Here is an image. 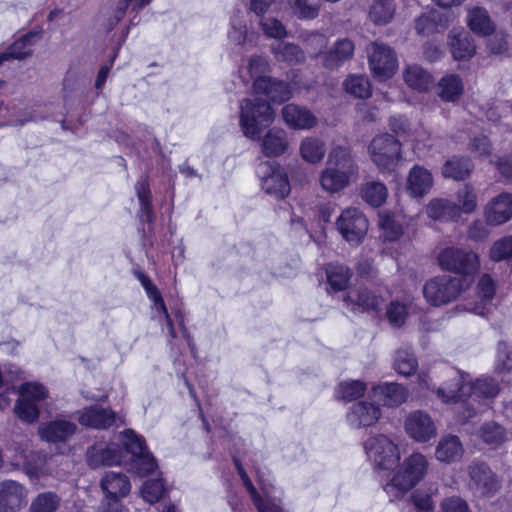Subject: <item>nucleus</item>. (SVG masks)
<instances>
[{
  "instance_id": "1",
  "label": "nucleus",
  "mask_w": 512,
  "mask_h": 512,
  "mask_svg": "<svg viewBox=\"0 0 512 512\" xmlns=\"http://www.w3.org/2000/svg\"><path fill=\"white\" fill-rule=\"evenodd\" d=\"M499 391L498 382L491 377L471 381L468 374H457L450 382L439 387L436 395L445 404H457V421L465 423L487 409L490 400Z\"/></svg>"
},
{
  "instance_id": "2",
  "label": "nucleus",
  "mask_w": 512,
  "mask_h": 512,
  "mask_svg": "<svg viewBox=\"0 0 512 512\" xmlns=\"http://www.w3.org/2000/svg\"><path fill=\"white\" fill-rule=\"evenodd\" d=\"M358 166L349 148L333 147L322 170L319 182L323 190L336 193L350 185L357 178Z\"/></svg>"
},
{
  "instance_id": "3",
  "label": "nucleus",
  "mask_w": 512,
  "mask_h": 512,
  "mask_svg": "<svg viewBox=\"0 0 512 512\" xmlns=\"http://www.w3.org/2000/svg\"><path fill=\"white\" fill-rule=\"evenodd\" d=\"M398 465L391 479L383 486L391 500L400 497L422 481L427 474L429 462L422 453L413 452Z\"/></svg>"
},
{
  "instance_id": "4",
  "label": "nucleus",
  "mask_w": 512,
  "mask_h": 512,
  "mask_svg": "<svg viewBox=\"0 0 512 512\" xmlns=\"http://www.w3.org/2000/svg\"><path fill=\"white\" fill-rule=\"evenodd\" d=\"M275 113L266 100L253 96L240 102V127L243 134L252 140H260L264 128L270 126Z\"/></svg>"
},
{
  "instance_id": "5",
  "label": "nucleus",
  "mask_w": 512,
  "mask_h": 512,
  "mask_svg": "<svg viewBox=\"0 0 512 512\" xmlns=\"http://www.w3.org/2000/svg\"><path fill=\"white\" fill-rule=\"evenodd\" d=\"M367 457L379 474L390 473L400 462L398 445L387 435L369 437L364 444Z\"/></svg>"
},
{
  "instance_id": "6",
  "label": "nucleus",
  "mask_w": 512,
  "mask_h": 512,
  "mask_svg": "<svg viewBox=\"0 0 512 512\" xmlns=\"http://www.w3.org/2000/svg\"><path fill=\"white\" fill-rule=\"evenodd\" d=\"M467 286L468 283L464 278L440 275L425 283L423 294L429 304L442 306L456 300Z\"/></svg>"
},
{
  "instance_id": "7",
  "label": "nucleus",
  "mask_w": 512,
  "mask_h": 512,
  "mask_svg": "<svg viewBox=\"0 0 512 512\" xmlns=\"http://www.w3.org/2000/svg\"><path fill=\"white\" fill-rule=\"evenodd\" d=\"M368 66L372 76L378 81L392 78L398 69V58L395 50L380 41L371 42L367 48Z\"/></svg>"
},
{
  "instance_id": "8",
  "label": "nucleus",
  "mask_w": 512,
  "mask_h": 512,
  "mask_svg": "<svg viewBox=\"0 0 512 512\" xmlns=\"http://www.w3.org/2000/svg\"><path fill=\"white\" fill-rule=\"evenodd\" d=\"M438 262L443 270L463 276L473 275L480 268L477 252L455 246L443 249L438 255Z\"/></svg>"
},
{
  "instance_id": "9",
  "label": "nucleus",
  "mask_w": 512,
  "mask_h": 512,
  "mask_svg": "<svg viewBox=\"0 0 512 512\" xmlns=\"http://www.w3.org/2000/svg\"><path fill=\"white\" fill-rule=\"evenodd\" d=\"M49 395L47 388L39 382H26L19 387V398L15 405L16 415L26 423L39 418L40 403Z\"/></svg>"
},
{
  "instance_id": "10",
  "label": "nucleus",
  "mask_w": 512,
  "mask_h": 512,
  "mask_svg": "<svg viewBox=\"0 0 512 512\" xmlns=\"http://www.w3.org/2000/svg\"><path fill=\"white\" fill-rule=\"evenodd\" d=\"M368 151L371 161L381 172H391L400 159L401 144L392 135L381 134L372 139Z\"/></svg>"
},
{
  "instance_id": "11",
  "label": "nucleus",
  "mask_w": 512,
  "mask_h": 512,
  "mask_svg": "<svg viewBox=\"0 0 512 512\" xmlns=\"http://www.w3.org/2000/svg\"><path fill=\"white\" fill-rule=\"evenodd\" d=\"M496 281L488 273L477 280L473 297L465 298L463 309L481 317H487L495 308Z\"/></svg>"
},
{
  "instance_id": "12",
  "label": "nucleus",
  "mask_w": 512,
  "mask_h": 512,
  "mask_svg": "<svg viewBox=\"0 0 512 512\" xmlns=\"http://www.w3.org/2000/svg\"><path fill=\"white\" fill-rule=\"evenodd\" d=\"M236 466L258 512H284L282 508L283 492L280 489L269 486L261 480L262 495L259 494L243 467L238 462H236Z\"/></svg>"
},
{
  "instance_id": "13",
  "label": "nucleus",
  "mask_w": 512,
  "mask_h": 512,
  "mask_svg": "<svg viewBox=\"0 0 512 512\" xmlns=\"http://www.w3.org/2000/svg\"><path fill=\"white\" fill-rule=\"evenodd\" d=\"M260 179L262 190L276 198L282 199L290 193V184L287 174L275 162H261L256 170Z\"/></svg>"
},
{
  "instance_id": "14",
  "label": "nucleus",
  "mask_w": 512,
  "mask_h": 512,
  "mask_svg": "<svg viewBox=\"0 0 512 512\" xmlns=\"http://www.w3.org/2000/svg\"><path fill=\"white\" fill-rule=\"evenodd\" d=\"M336 227L348 243L358 245L367 233L368 221L359 209L347 208L337 218Z\"/></svg>"
},
{
  "instance_id": "15",
  "label": "nucleus",
  "mask_w": 512,
  "mask_h": 512,
  "mask_svg": "<svg viewBox=\"0 0 512 512\" xmlns=\"http://www.w3.org/2000/svg\"><path fill=\"white\" fill-rule=\"evenodd\" d=\"M406 434L417 443H427L437 435V426L432 416L423 410H414L404 420Z\"/></svg>"
},
{
  "instance_id": "16",
  "label": "nucleus",
  "mask_w": 512,
  "mask_h": 512,
  "mask_svg": "<svg viewBox=\"0 0 512 512\" xmlns=\"http://www.w3.org/2000/svg\"><path fill=\"white\" fill-rule=\"evenodd\" d=\"M469 486L483 496L494 494L499 488L496 474L483 461L474 460L467 467Z\"/></svg>"
},
{
  "instance_id": "17",
  "label": "nucleus",
  "mask_w": 512,
  "mask_h": 512,
  "mask_svg": "<svg viewBox=\"0 0 512 512\" xmlns=\"http://www.w3.org/2000/svg\"><path fill=\"white\" fill-rule=\"evenodd\" d=\"M28 488L15 480L0 482V512H19L27 505Z\"/></svg>"
},
{
  "instance_id": "18",
  "label": "nucleus",
  "mask_w": 512,
  "mask_h": 512,
  "mask_svg": "<svg viewBox=\"0 0 512 512\" xmlns=\"http://www.w3.org/2000/svg\"><path fill=\"white\" fill-rule=\"evenodd\" d=\"M271 64L266 56L254 54L247 59V64L239 69L244 82H252L254 90L269 83Z\"/></svg>"
},
{
  "instance_id": "19",
  "label": "nucleus",
  "mask_w": 512,
  "mask_h": 512,
  "mask_svg": "<svg viewBox=\"0 0 512 512\" xmlns=\"http://www.w3.org/2000/svg\"><path fill=\"white\" fill-rule=\"evenodd\" d=\"M483 217L489 226H501L512 219V193L502 192L484 206Z\"/></svg>"
},
{
  "instance_id": "20",
  "label": "nucleus",
  "mask_w": 512,
  "mask_h": 512,
  "mask_svg": "<svg viewBox=\"0 0 512 512\" xmlns=\"http://www.w3.org/2000/svg\"><path fill=\"white\" fill-rule=\"evenodd\" d=\"M121 449L116 444L99 442L88 448L87 463L97 469L102 466H114L122 463Z\"/></svg>"
},
{
  "instance_id": "21",
  "label": "nucleus",
  "mask_w": 512,
  "mask_h": 512,
  "mask_svg": "<svg viewBox=\"0 0 512 512\" xmlns=\"http://www.w3.org/2000/svg\"><path fill=\"white\" fill-rule=\"evenodd\" d=\"M100 487L104 499L119 500L128 496L131 491L129 478L120 472L108 471L100 480Z\"/></svg>"
},
{
  "instance_id": "22",
  "label": "nucleus",
  "mask_w": 512,
  "mask_h": 512,
  "mask_svg": "<svg viewBox=\"0 0 512 512\" xmlns=\"http://www.w3.org/2000/svg\"><path fill=\"white\" fill-rule=\"evenodd\" d=\"M285 124L293 130H310L317 124V117L306 107L287 104L282 108Z\"/></svg>"
},
{
  "instance_id": "23",
  "label": "nucleus",
  "mask_w": 512,
  "mask_h": 512,
  "mask_svg": "<svg viewBox=\"0 0 512 512\" xmlns=\"http://www.w3.org/2000/svg\"><path fill=\"white\" fill-rule=\"evenodd\" d=\"M465 449L457 435H443L435 447V459L440 463L453 464L464 456Z\"/></svg>"
},
{
  "instance_id": "24",
  "label": "nucleus",
  "mask_w": 512,
  "mask_h": 512,
  "mask_svg": "<svg viewBox=\"0 0 512 512\" xmlns=\"http://www.w3.org/2000/svg\"><path fill=\"white\" fill-rule=\"evenodd\" d=\"M454 16L450 12L431 11L423 14L415 20V30L419 35L429 36L443 32L453 21Z\"/></svg>"
},
{
  "instance_id": "25",
  "label": "nucleus",
  "mask_w": 512,
  "mask_h": 512,
  "mask_svg": "<svg viewBox=\"0 0 512 512\" xmlns=\"http://www.w3.org/2000/svg\"><path fill=\"white\" fill-rule=\"evenodd\" d=\"M381 416L379 407L373 403L359 401L351 406L347 421L353 428L368 427L375 424Z\"/></svg>"
},
{
  "instance_id": "26",
  "label": "nucleus",
  "mask_w": 512,
  "mask_h": 512,
  "mask_svg": "<svg viewBox=\"0 0 512 512\" xmlns=\"http://www.w3.org/2000/svg\"><path fill=\"white\" fill-rule=\"evenodd\" d=\"M257 35L253 31H249L245 16L242 12H235L229 22L228 40L235 46H255Z\"/></svg>"
},
{
  "instance_id": "27",
  "label": "nucleus",
  "mask_w": 512,
  "mask_h": 512,
  "mask_svg": "<svg viewBox=\"0 0 512 512\" xmlns=\"http://www.w3.org/2000/svg\"><path fill=\"white\" fill-rule=\"evenodd\" d=\"M78 421L83 426L94 429H106L115 423L116 416L110 409L93 405L79 412Z\"/></svg>"
},
{
  "instance_id": "28",
  "label": "nucleus",
  "mask_w": 512,
  "mask_h": 512,
  "mask_svg": "<svg viewBox=\"0 0 512 512\" xmlns=\"http://www.w3.org/2000/svg\"><path fill=\"white\" fill-rule=\"evenodd\" d=\"M76 429L77 427L73 422L56 419L42 423L38 428V433L42 440L57 443L67 441L75 434Z\"/></svg>"
},
{
  "instance_id": "29",
  "label": "nucleus",
  "mask_w": 512,
  "mask_h": 512,
  "mask_svg": "<svg viewBox=\"0 0 512 512\" xmlns=\"http://www.w3.org/2000/svg\"><path fill=\"white\" fill-rule=\"evenodd\" d=\"M270 51L277 62L288 66L302 64L306 59L303 49L299 45L288 41L280 40L272 43Z\"/></svg>"
},
{
  "instance_id": "30",
  "label": "nucleus",
  "mask_w": 512,
  "mask_h": 512,
  "mask_svg": "<svg viewBox=\"0 0 512 512\" xmlns=\"http://www.w3.org/2000/svg\"><path fill=\"white\" fill-rule=\"evenodd\" d=\"M431 172L419 165H415L409 172L406 182V189L412 197H423L433 186Z\"/></svg>"
},
{
  "instance_id": "31",
  "label": "nucleus",
  "mask_w": 512,
  "mask_h": 512,
  "mask_svg": "<svg viewBox=\"0 0 512 512\" xmlns=\"http://www.w3.org/2000/svg\"><path fill=\"white\" fill-rule=\"evenodd\" d=\"M373 396L382 405L396 407L404 403L408 398V391L397 383H383L372 388Z\"/></svg>"
},
{
  "instance_id": "32",
  "label": "nucleus",
  "mask_w": 512,
  "mask_h": 512,
  "mask_svg": "<svg viewBox=\"0 0 512 512\" xmlns=\"http://www.w3.org/2000/svg\"><path fill=\"white\" fill-rule=\"evenodd\" d=\"M449 45L455 60H468L476 52L473 38L463 30L453 29L450 31Z\"/></svg>"
},
{
  "instance_id": "33",
  "label": "nucleus",
  "mask_w": 512,
  "mask_h": 512,
  "mask_svg": "<svg viewBox=\"0 0 512 512\" xmlns=\"http://www.w3.org/2000/svg\"><path fill=\"white\" fill-rule=\"evenodd\" d=\"M351 304L353 310L362 311L377 310L383 302V298L367 287H359L350 290L345 298Z\"/></svg>"
},
{
  "instance_id": "34",
  "label": "nucleus",
  "mask_w": 512,
  "mask_h": 512,
  "mask_svg": "<svg viewBox=\"0 0 512 512\" xmlns=\"http://www.w3.org/2000/svg\"><path fill=\"white\" fill-rule=\"evenodd\" d=\"M466 23L472 32L480 36H489L495 31L493 21L483 7H467Z\"/></svg>"
},
{
  "instance_id": "35",
  "label": "nucleus",
  "mask_w": 512,
  "mask_h": 512,
  "mask_svg": "<svg viewBox=\"0 0 512 512\" xmlns=\"http://www.w3.org/2000/svg\"><path fill=\"white\" fill-rule=\"evenodd\" d=\"M289 149L287 133L281 128H272L261 140L262 153L267 157H278Z\"/></svg>"
},
{
  "instance_id": "36",
  "label": "nucleus",
  "mask_w": 512,
  "mask_h": 512,
  "mask_svg": "<svg viewBox=\"0 0 512 512\" xmlns=\"http://www.w3.org/2000/svg\"><path fill=\"white\" fill-rule=\"evenodd\" d=\"M354 54V44L349 39H340L322 55V63L326 68L340 67Z\"/></svg>"
},
{
  "instance_id": "37",
  "label": "nucleus",
  "mask_w": 512,
  "mask_h": 512,
  "mask_svg": "<svg viewBox=\"0 0 512 512\" xmlns=\"http://www.w3.org/2000/svg\"><path fill=\"white\" fill-rule=\"evenodd\" d=\"M474 435L491 449L499 448L508 440L506 429L495 421L484 422Z\"/></svg>"
},
{
  "instance_id": "38",
  "label": "nucleus",
  "mask_w": 512,
  "mask_h": 512,
  "mask_svg": "<svg viewBox=\"0 0 512 512\" xmlns=\"http://www.w3.org/2000/svg\"><path fill=\"white\" fill-rule=\"evenodd\" d=\"M426 214L433 220L447 221L459 217L460 208L450 200L434 198L427 204Z\"/></svg>"
},
{
  "instance_id": "39",
  "label": "nucleus",
  "mask_w": 512,
  "mask_h": 512,
  "mask_svg": "<svg viewBox=\"0 0 512 512\" xmlns=\"http://www.w3.org/2000/svg\"><path fill=\"white\" fill-rule=\"evenodd\" d=\"M464 92V83L457 74H446L438 82V95L445 102L458 101Z\"/></svg>"
},
{
  "instance_id": "40",
  "label": "nucleus",
  "mask_w": 512,
  "mask_h": 512,
  "mask_svg": "<svg viewBox=\"0 0 512 512\" xmlns=\"http://www.w3.org/2000/svg\"><path fill=\"white\" fill-rule=\"evenodd\" d=\"M299 153L305 162L318 164L323 160L326 154V144L317 137L307 136L300 142Z\"/></svg>"
},
{
  "instance_id": "41",
  "label": "nucleus",
  "mask_w": 512,
  "mask_h": 512,
  "mask_svg": "<svg viewBox=\"0 0 512 512\" xmlns=\"http://www.w3.org/2000/svg\"><path fill=\"white\" fill-rule=\"evenodd\" d=\"M403 79L409 88L425 92L433 84L432 75L419 65L407 66L403 72Z\"/></svg>"
},
{
  "instance_id": "42",
  "label": "nucleus",
  "mask_w": 512,
  "mask_h": 512,
  "mask_svg": "<svg viewBox=\"0 0 512 512\" xmlns=\"http://www.w3.org/2000/svg\"><path fill=\"white\" fill-rule=\"evenodd\" d=\"M473 169L469 158L453 156L448 159L442 167V175L445 178H451L456 181L467 178Z\"/></svg>"
},
{
  "instance_id": "43",
  "label": "nucleus",
  "mask_w": 512,
  "mask_h": 512,
  "mask_svg": "<svg viewBox=\"0 0 512 512\" xmlns=\"http://www.w3.org/2000/svg\"><path fill=\"white\" fill-rule=\"evenodd\" d=\"M396 5L393 0H372L368 17L375 25H387L393 19Z\"/></svg>"
},
{
  "instance_id": "44",
  "label": "nucleus",
  "mask_w": 512,
  "mask_h": 512,
  "mask_svg": "<svg viewBox=\"0 0 512 512\" xmlns=\"http://www.w3.org/2000/svg\"><path fill=\"white\" fill-rule=\"evenodd\" d=\"M287 4L293 15L300 20H313L321 10L320 0H287Z\"/></svg>"
},
{
  "instance_id": "45",
  "label": "nucleus",
  "mask_w": 512,
  "mask_h": 512,
  "mask_svg": "<svg viewBox=\"0 0 512 512\" xmlns=\"http://www.w3.org/2000/svg\"><path fill=\"white\" fill-rule=\"evenodd\" d=\"M363 200L372 207L381 206L387 199L388 190L380 181H369L361 188Z\"/></svg>"
},
{
  "instance_id": "46",
  "label": "nucleus",
  "mask_w": 512,
  "mask_h": 512,
  "mask_svg": "<svg viewBox=\"0 0 512 512\" xmlns=\"http://www.w3.org/2000/svg\"><path fill=\"white\" fill-rule=\"evenodd\" d=\"M327 281L335 291L344 290L352 276L350 269L338 263H331L326 268Z\"/></svg>"
},
{
  "instance_id": "47",
  "label": "nucleus",
  "mask_w": 512,
  "mask_h": 512,
  "mask_svg": "<svg viewBox=\"0 0 512 512\" xmlns=\"http://www.w3.org/2000/svg\"><path fill=\"white\" fill-rule=\"evenodd\" d=\"M23 471L31 479H40L50 473L47 464V456L40 452H30L29 460H26Z\"/></svg>"
},
{
  "instance_id": "48",
  "label": "nucleus",
  "mask_w": 512,
  "mask_h": 512,
  "mask_svg": "<svg viewBox=\"0 0 512 512\" xmlns=\"http://www.w3.org/2000/svg\"><path fill=\"white\" fill-rule=\"evenodd\" d=\"M256 92L267 95L276 103H282L292 97V90L290 86L287 83L272 77L269 79L268 84L259 88Z\"/></svg>"
},
{
  "instance_id": "49",
  "label": "nucleus",
  "mask_w": 512,
  "mask_h": 512,
  "mask_svg": "<svg viewBox=\"0 0 512 512\" xmlns=\"http://www.w3.org/2000/svg\"><path fill=\"white\" fill-rule=\"evenodd\" d=\"M135 277L142 285L143 289L146 292L148 299L152 302V310L155 311H164V300L159 289L154 285L149 276L142 271H135Z\"/></svg>"
},
{
  "instance_id": "50",
  "label": "nucleus",
  "mask_w": 512,
  "mask_h": 512,
  "mask_svg": "<svg viewBox=\"0 0 512 512\" xmlns=\"http://www.w3.org/2000/svg\"><path fill=\"white\" fill-rule=\"evenodd\" d=\"M60 504L61 499L56 493L42 492L32 500L28 512H57Z\"/></svg>"
},
{
  "instance_id": "51",
  "label": "nucleus",
  "mask_w": 512,
  "mask_h": 512,
  "mask_svg": "<svg viewBox=\"0 0 512 512\" xmlns=\"http://www.w3.org/2000/svg\"><path fill=\"white\" fill-rule=\"evenodd\" d=\"M343 86L347 93L357 98H367L372 92L368 78L362 75H349Z\"/></svg>"
},
{
  "instance_id": "52",
  "label": "nucleus",
  "mask_w": 512,
  "mask_h": 512,
  "mask_svg": "<svg viewBox=\"0 0 512 512\" xmlns=\"http://www.w3.org/2000/svg\"><path fill=\"white\" fill-rule=\"evenodd\" d=\"M379 226L385 240L395 241L403 234V226L396 217L389 213L379 215Z\"/></svg>"
},
{
  "instance_id": "53",
  "label": "nucleus",
  "mask_w": 512,
  "mask_h": 512,
  "mask_svg": "<svg viewBox=\"0 0 512 512\" xmlns=\"http://www.w3.org/2000/svg\"><path fill=\"white\" fill-rule=\"evenodd\" d=\"M121 442L126 450L132 454L133 459H136L148 452L145 439L136 434L133 430H125L121 433Z\"/></svg>"
},
{
  "instance_id": "54",
  "label": "nucleus",
  "mask_w": 512,
  "mask_h": 512,
  "mask_svg": "<svg viewBox=\"0 0 512 512\" xmlns=\"http://www.w3.org/2000/svg\"><path fill=\"white\" fill-rule=\"evenodd\" d=\"M40 37V32H29L16 40L9 48V53L13 59L22 60L31 54V47L35 39Z\"/></svg>"
},
{
  "instance_id": "55",
  "label": "nucleus",
  "mask_w": 512,
  "mask_h": 512,
  "mask_svg": "<svg viewBox=\"0 0 512 512\" xmlns=\"http://www.w3.org/2000/svg\"><path fill=\"white\" fill-rule=\"evenodd\" d=\"M366 389V383L360 380H349L341 382L336 393L339 398L349 402L362 397Z\"/></svg>"
},
{
  "instance_id": "56",
  "label": "nucleus",
  "mask_w": 512,
  "mask_h": 512,
  "mask_svg": "<svg viewBox=\"0 0 512 512\" xmlns=\"http://www.w3.org/2000/svg\"><path fill=\"white\" fill-rule=\"evenodd\" d=\"M393 366L399 374L410 376L417 368V360L410 350L400 349L395 354Z\"/></svg>"
},
{
  "instance_id": "57",
  "label": "nucleus",
  "mask_w": 512,
  "mask_h": 512,
  "mask_svg": "<svg viewBox=\"0 0 512 512\" xmlns=\"http://www.w3.org/2000/svg\"><path fill=\"white\" fill-rule=\"evenodd\" d=\"M259 26L267 38L284 39L288 35L285 25L275 17H263Z\"/></svg>"
},
{
  "instance_id": "58",
  "label": "nucleus",
  "mask_w": 512,
  "mask_h": 512,
  "mask_svg": "<svg viewBox=\"0 0 512 512\" xmlns=\"http://www.w3.org/2000/svg\"><path fill=\"white\" fill-rule=\"evenodd\" d=\"M489 258L495 262L511 259L512 235H508L496 240L489 250Z\"/></svg>"
},
{
  "instance_id": "59",
  "label": "nucleus",
  "mask_w": 512,
  "mask_h": 512,
  "mask_svg": "<svg viewBox=\"0 0 512 512\" xmlns=\"http://www.w3.org/2000/svg\"><path fill=\"white\" fill-rule=\"evenodd\" d=\"M163 493L164 484L161 479L147 480L141 488L142 498L150 504L158 502Z\"/></svg>"
},
{
  "instance_id": "60",
  "label": "nucleus",
  "mask_w": 512,
  "mask_h": 512,
  "mask_svg": "<svg viewBox=\"0 0 512 512\" xmlns=\"http://www.w3.org/2000/svg\"><path fill=\"white\" fill-rule=\"evenodd\" d=\"M457 199L460 213L464 212L470 214L475 211L477 207V194L473 187L465 185L458 191Z\"/></svg>"
},
{
  "instance_id": "61",
  "label": "nucleus",
  "mask_w": 512,
  "mask_h": 512,
  "mask_svg": "<svg viewBox=\"0 0 512 512\" xmlns=\"http://www.w3.org/2000/svg\"><path fill=\"white\" fill-rule=\"evenodd\" d=\"M389 125L391 130L396 135L407 139L415 140L417 142L420 141L418 136H414V134L412 133L411 124L406 117L402 115L392 116L390 118Z\"/></svg>"
},
{
  "instance_id": "62",
  "label": "nucleus",
  "mask_w": 512,
  "mask_h": 512,
  "mask_svg": "<svg viewBox=\"0 0 512 512\" xmlns=\"http://www.w3.org/2000/svg\"><path fill=\"white\" fill-rule=\"evenodd\" d=\"M495 368L500 373L512 369V349L506 342L498 343Z\"/></svg>"
},
{
  "instance_id": "63",
  "label": "nucleus",
  "mask_w": 512,
  "mask_h": 512,
  "mask_svg": "<svg viewBox=\"0 0 512 512\" xmlns=\"http://www.w3.org/2000/svg\"><path fill=\"white\" fill-rule=\"evenodd\" d=\"M156 468V461L150 452L132 460V469L139 476L151 474Z\"/></svg>"
},
{
  "instance_id": "64",
  "label": "nucleus",
  "mask_w": 512,
  "mask_h": 512,
  "mask_svg": "<svg viewBox=\"0 0 512 512\" xmlns=\"http://www.w3.org/2000/svg\"><path fill=\"white\" fill-rule=\"evenodd\" d=\"M8 452L12 453L11 456V465L15 468L24 469L26 460H29V443H14L9 449Z\"/></svg>"
}]
</instances>
